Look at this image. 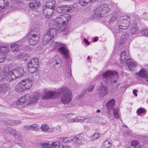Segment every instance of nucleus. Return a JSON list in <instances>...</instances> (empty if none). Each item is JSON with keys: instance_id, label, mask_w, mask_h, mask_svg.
<instances>
[{"instance_id": "1", "label": "nucleus", "mask_w": 148, "mask_h": 148, "mask_svg": "<svg viewBox=\"0 0 148 148\" xmlns=\"http://www.w3.org/2000/svg\"><path fill=\"white\" fill-rule=\"evenodd\" d=\"M2 75L0 76V81L9 82L18 78L22 76L24 73L23 69L18 68L8 72L3 71Z\"/></svg>"}, {"instance_id": "2", "label": "nucleus", "mask_w": 148, "mask_h": 148, "mask_svg": "<svg viewBox=\"0 0 148 148\" xmlns=\"http://www.w3.org/2000/svg\"><path fill=\"white\" fill-rule=\"evenodd\" d=\"M60 95H63L61 98V102L64 104H66L70 103L72 99V93L71 90L66 87H62L59 90Z\"/></svg>"}, {"instance_id": "3", "label": "nucleus", "mask_w": 148, "mask_h": 148, "mask_svg": "<svg viewBox=\"0 0 148 148\" xmlns=\"http://www.w3.org/2000/svg\"><path fill=\"white\" fill-rule=\"evenodd\" d=\"M118 76V74L116 72L108 71L103 73L102 78L106 83L113 84L116 82Z\"/></svg>"}, {"instance_id": "4", "label": "nucleus", "mask_w": 148, "mask_h": 148, "mask_svg": "<svg viewBox=\"0 0 148 148\" xmlns=\"http://www.w3.org/2000/svg\"><path fill=\"white\" fill-rule=\"evenodd\" d=\"M71 19L70 15L69 14H65L60 15L56 18L54 20V21L55 26H58V27H62L63 29L64 28V25Z\"/></svg>"}, {"instance_id": "5", "label": "nucleus", "mask_w": 148, "mask_h": 148, "mask_svg": "<svg viewBox=\"0 0 148 148\" xmlns=\"http://www.w3.org/2000/svg\"><path fill=\"white\" fill-rule=\"evenodd\" d=\"M110 8L107 4H101L98 6L94 10V13L97 16L102 17L105 14L108 13Z\"/></svg>"}, {"instance_id": "6", "label": "nucleus", "mask_w": 148, "mask_h": 148, "mask_svg": "<svg viewBox=\"0 0 148 148\" xmlns=\"http://www.w3.org/2000/svg\"><path fill=\"white\" fill-rule=\"evenodd\" d=\"M39 63V60L38 58H35L32 59L28 64V70L29 72L31 73L36 72Z\"/></svg>"}, {"instance_id": "7", "label": "nucleus", "mask_w": 148, "mask_h": 148, "mask_svg": "<svg viewBox=\"0 0 148 148\" xmlns=\"http://www.w3.org/2000/svg\"><path fill=\"white\" fill-rule=\"evenodd\" d=\"M128 18L127 16L122 17V21L118 22V27L120 29H126L129 27L130 23L129 21L127 19Z\"/></svg>"}, {"instance_id": "8", "label": "nucleus", "mask_w": 148, "mask_h": 148, "mask_svg": "<svg viewBox=\"0 0 148 148\" xmlns=\"http://www.w3.org/2000/svg\"><path fill=\"white\" fill-rule=\"evenodd\" d=\"M96 90L100 97L105 96L108 92V87L102 84H100L98 86Z\"/></svg>"}, {"instance_id": "9", "label": "nucleus", "mask_w": 148, "mask_h": 148, "mask_svg": "<svg viewBox=\"0 0 148 148\" xmlns=\"http://www.w3.org/2000/svg\"><path fill=\"white\" fill-rule=\"evenodd\" d=\"M60 96V93L56 91H47L44 92V95L42 97L43 99H55Z\"/></svg>"}, {"instance_id": "10", "label": "nucleus", "mask_w": 148, "mask_h": 148, "mask_svg": "<svg viewBox=\"0 0 148 148\" xmlns=\"http://www.w3.org/2000/svg\"><path fill=\"white\" fill-rule=\"evenodd\" d=\"M40 28L38 27H35L34 26L32 29L30 31L29 33L26 36L27 38H31L35 40V38H33L35 36L40 37Z\"/></svg>"}, {"instance_id": "11", "label": "nucleus", "mask_w": 148, "mask_h": 148, "mask_svg": "<svg viewBox=\"0 0 148 148\" xmlns=\"http://www.w3.org/2000/svg\"><path fill=\"white\" fill-rule=\"evenodd\" d=\"M62 28L63 27H58V26H55L54 25L53 27L49 29L47 34L53 38L56 35L57 32H60L63 30Z\"/></svg>"}, {"instance_id": "12", "label": "nucleus", "mask_w": 148, "mask_h": 148, "mask_svg": "<svg viewBox=\"0 0 148 148\" xmlns=\"http://www.w3.org/2000/svg\"><path fill=\"white\" fill-rule=\"evenodd\" d=\"M30 96L29 94H27L22 97L18 100L17 101V104L19 106L21 105L25 104L23 106L25 107V104L30 99Z\"/></svg>"}, {"instance_id": "13", "label": "nucleus", "mask_w": 148, "mask_h": 148, "mask_svg": "<svg viewBox=\"0 0 148 148\" xmlns=\"http://www.w3.org/2000/svg\"><path fill=\"white\" fill-rule=\"evenodd\" d=\"M42 9L44 15L48 18L51 17L54 12V10L49 8L46 6H43Z\"/></svg>"}, {"instance_id": "14", "label": "nucleus", "mask_w": 148, "mask_h": 148, "mask_svg": "<svg viewBox=\"0 0 148 148\" xmlns=\"http://www.w3.org/2000/svg\"><path fill=\"white\" fill-rule=\"evenodd\" d=\"M21 82L25 90L30 89L32 86V82L29 79H25L22 80Z\"/></svg>"}, {"instance_id": "15", "label": "nucleus", "mask_w": 148, "mask_h": 148, "mask_svg": "<svg viewBox=\"0 0 148 148\" xmlns=\"http://www.w3.org/2000/svg\"><path fill=\"white\" fill-rule=\"evenodd\" d=\"M40 96V93L37 92H34L30 101L27 103V105H29L30 104H34L37 102Z\"/></svg>"}, {"instance_id": "16", "label": "nucleus", "mask_w": 148, "mask_h": 148, "mask_svg": "<svg viewBox=\"0 0 148 148\" xmlns=\"http://www.w3.org/2000/svg\"><path fill=\"white\" fill-rule=\"evenodd\" d=\"M84 135L81 134L76 136L73 138V141L77 144H81L84 141Z\"/></svg>"}, {"instance_id": "17", "label": "nucleus", "mask_w": 148, "mask_h": 148, "mask_svg": "<svg viewBox=\"0 0 148 148\" xmlns=\"http://www.w3.org/2000/svg\"><path fill=\"white\" fill-rule=\"evenodd\" d=\"M58 51L63 55L65 58H67L69 57V51L66 46H62L61 47L59 48Z\"/></svg>"}, {"instance_id": "18", "label": "nucleus", "mask_w": 148, "mask_h": 148, "mask_svg": "<svg viewBox=\"0 0 148 148\" xmlns=\"http://www.w3.org/2000/svg\"><path fill=\"white\" fill-rule=\"evenodd\" d=\"M29 6L31 9H36L40 6V4L38 0H32L30 2Z\"/></svg>"}, {"instance_id": "19", "label": "nucleus", "mask_w": 148, "mask_h": 148, "mask_svg": "<svg viewBox=\"0 0 148 148\" xmlns=\"http://www.w3.org/2000/svg\"><path fill=\"white\" fill-rule=\"evenodd\" d=\"M81 117H76L74 118L69 119L68 121V122L69 123H72L75 122H82L88 119L86 117H84L82 119Z\"/></svg>"}, {"instance_id": "20", "label": "nucleus", "mask_w": 148, "mask_h": 148, "mask_svg": "<svg viewBox=\"0 0 148 148\" xmlns=\"http://www.w3.org/2000/svg\"><path fill=\"white\" fill-rule=\"evenodd\" d=\"M126 64L129 69L131 70H134L136 65V63L132 59H127L126 61Z\"/></svg>"}, {"instance_id": "21", "label": "nucleus", "mask_w": 148, "mask_h": 148, "mask_svg": "<svg viewBox=\"0 0 148 148\" xmlns=\"http://www.w3.org/2000/svg\"><path fill=\"white\" fill-rule=\"evenodd\" d=\"M12 135L16 139L21 141L23 138L21 133L15 130H13L12 131Z\"/></svg>"}, {"instance_id": "22", "label": "nucleus", "mask_w": 148, "mask_h": 148, "mask_svg": "<svg viewBox=\"0 0 148 148\" xmlns=\"http://www.w3.org/2000/svg\"><path fill=\"white\" fill-rule=\"evenodd\" d=\"M136 74L140 77L145 78L146 81L148 82V74L146 71L142 69L139 72L136 73Z\"/></svg>"}, {"instance_id": "23", "label": "nucleus", "mask_w": 148, "mask_h": 148, "mask_svg": "<svg viewBox=\"0 0 148 148\" xmlns=\"http://www.w3.org/2000/svg\"><path fill=\"white\" fill-rule=\"evenodd\" d=\"M115 103V100L114 99L110 100L106 104L107 110H111L113 109Z\"/></svg>"}, {"instance_id": "24", "label": "nucleus", "mask_w": 148, "mask_h": 148, "mask_svg": "<svg viewBox=\"0 0 148 148\" xmlns=\"http://www.w3.org/2000/svg\"><path fill=\"white\" fill-rule=\"evenodd\" d=\"M53 38L49 36L48 34H46L43 37L42 42L44 45H46L50 42Z\"/></svg>"}, {"instance_id": "25", "label": "nucleus", "mask_w": 148, "mask_h": 148, "mask_svg": "<svg viewBox=\"0 0 148 148\" xmlns=\"http://www.w3.org/2000/svg\"><path fill=\"white\" fill-rule=\"evenodd\" d=\"M44 6L50 8L53 10H55L56 6V1L53 0H50L47 4Z\"/></svg>"}, {"instance_id": "26", "label": "nucleus", "mask_w": 148, "mask_h": 148, "mask_svg": "<svg viewBox=\"0 0 148 148\" xmlns=\"http://www.w3.org/2000/svg\"><path fill=\"white\" fill-rule=\"evenodd\" d=\"M136 22L132 25V27L130 30V34L131 35L136 34L138 33L139 31V29L136 25Z\"/></svg>"}, {"instance_id": "27", "label": "nucleus", "mask_w": 148, "mask_h": 148, "mask_svg": "<svg viewBox=\"0 0 148 148\" xmlns=\"http://www.w3.org/2000/svg\"><path fill=\"white\" fill-rule=\"evenodd\" d=\"M10 89V87L8 85L6 84H0V92L5 93Z\"/></svg>"}, {"instance_id": "28", "label": "nucleus", "mask_w": 148, "mask_h": 148, "mask_svg": "<svg viewBox=\"0 0 148 148\" xmlns=\"http://www.w3.org/2000/svg\"><path fill=\"white\" fill-rule=\"evenodd\" d=\"M33 38H35V40L31 38H27L29 40V44L31 45H36L40 39V37L36 36H35V37H33Z\"/></svg>"}, {"instance_id": "29", "label": "nucleus", "mask_w": 148, "mask_h": 148, "mask_svg": "<svg viewBox=\"0 0 148 148\" xmlns=\"http://www.w3.org/2000/svg\"><path fill=\"white\" fill-rule=\"evenodd\" d=\"M15 90L19 92H23L25 91L21 81L16 86Z\"/></svg>"}, {"instance_id": "30", "label": "nucleus", "mask_w": 148, "mask_h": 148, "mask_svg": "<svg viewBox=\"0 0 148 148\" xmlns=\"http://www.w3.org/2000/svg\"><path fill=\"white\" fill-rule=\"evenodd\" d=\"M131 145L136 148H143V143H139L138 141L136 140H133L131 141Z\"/></svg>"}, {"instance_id": "31", "label": "nucleus", "mask_w": 148, "mask_h": 148, "mask_svg": "<svg viewBox=\"0 0 148 148\" xmlns=\"http://www.w3.org/2000/svg\"><path fill=\"white\" fill-rule=\"evenodd\" d=\"M8 5V3L6 0H0V11L5 9Z\"/></svg>"}, {"instance_id": "32", "label": "nucleus", "mask_w": 148, "mask_h": 148, "mask_svg": "<svg viewBox=\"0 0 148 148\" xmlns=\"http://www.w3.org/2000/svg\"><path fill=\"white\" fill-rule=\"evenodd\" d=\"M112 143L110 140H106L102 143V148H108L111 146Z\"/></svg>"}, {"instance_id": "33", "label": "nucleus", "mask_w": 148, "mask_h": 148, "mask_svg": "<svg viewBox=\"0 0 148 148\" xmlns=\"http://www.w3.org/2000/svg\"><path fill=\"white\" fill-rule=\"evenodd\" d=\"M58 139L60 141L64 143H68L73 141V139H71L69 137H60L58 138Z\"/></svg>"}, {"instance_id": "34", "label": "nucleus", "mask_w": 148, "mask_h": 148, "mask_svg": "<svg viewBox=\"0 0 148 148\" xmlns=\"http://www.w3.org/2000/svg\"><path fill=\"white\" fill-rule=\"evenodd\" d=\"M128 37V35L126 33H124L121 35L120 38V43H121L122 42H125Z\"/></svg>"}, {"instance_id": "35", "label": "nucleus", "mask_w": 148, "mask_h": 148, "mask_svg": "<svg viewBox=\"0 0 148 148\" xmlns=\"http://www.w3.org/2000/svg\"><path fill=\"white\" fill-rule=\"evenodd\" d=\"M126 58V53L125 51H123L121 53L120 56L121 62L122 64L125 62Z\"/></svg>"}, {"instance_id": "36", "label": "nucleus", "mask_w": 148, "mask_h": 148, "mask_svg": "<svg viewBox=\"0 0 148 148\" xmlns=\"http://www.w3.org/2000/svg\"><path fill=\"white\" fill-rule=\"evenodd\" d=\"M9 51V49L5 47H0V53L5 55Z\"/></svg>"}, {"instance_id": "37", "label": "nucleus", "mask_w": 148, "mask_h": 148, "mask_svg": "<svg viewBox=\"0 0 148 148\" xmlns=\"http://www.w3.org/2000/svg\"><path fill=\"white\" fill-rule=\"evenodd\" d=\"M118 17L117 14H114L113 15L111 18L109 20V23L110 24L113 23L115 21Z\"/></svg>"}, {"instance_id": "38", "label": "nucleus", "mask_w": 148, "mask_h": 148, "mask_svg": "<svg viewBox=\"0 0 148 148\" xmlns=\"http://www.w3.org/2000/svg\"><path fill=\"white\" fill-rule=\"evenodd\" d=\"M113 114L115 118L116 119H119V118L120 115L119 111L118 109H113Z\"/></svg>"}, {"instance_id": "39", "label": "nucleus", "mask_w": 148, "mask_h": 148, "mask_svg": "<svg viewBox=\"0 0 148 148\" xmlns=\"http://www.w3.org/2000/svg\"><path fill=\"white\" fill-rule=\"evenodd\" d=\"M19 58H23V60H26L29 58V57L25 53H23L19 55Z\"/></svg>"}, {"instance_id": "40", "label": "nucleus", "mask_w": 148, "mask_h": 148, "mask_svg": "<svg viewBox=\"0 0 148 148\" xmlns=\"http://www.w3.org/2000/svg\"><path fill=\"white\" fill-rule=\"evenodd\" d=\"M19 47V45L16 44H14L11 45L10 49L12 51H14L18 50Z\"/></svg>"}, {"instance_id": "41", "label": "nucleus", "mask_w": 148, "mask_h": 148, "mask_svg": "<svg viewBox=\"0 0 148 148\" xmlns=\"http://www.w3.org/2000/svg\"><path fill=\"white\" fill-rule=\"evenodd\" d=\"M62 45V43L60 42H53L51 44V47H52L53 49H55L56 47L60 46Z\"/></svg>"}, {"instance_id": "42", "label": "nucleus", "mask_w": 148, "mask_h": 148, "mask_svg": "<svg viewBox=\"0 0 148 148\" xmlns=\"http://www.w3.org/2000/svg\"><path fill=\"white\" fill-rule=\"evenodd\" d=\"M41 146L43 148H52L51 145L49 143H41Z\"/></svg>"}, {"instance_id": "43", "label": "nucleus", "mask_w": 148, "mask_h": 148, "mask_svg": "<svg viewBox=\"0 0 148 148\" xmlns=\"http://www.w3.org/2000/svg\"><path fill=\"white\" fill-rule=\"evenodd\" d=\"M89 2V0H79V3L82 5L85 6Z\"/></svg>"}, {"instance_id": "44", "label": "nucleus", "mask_w": 148, "mask_h": 148, "mask_svg": "<svg viewBox=\"0 0 148 148\" xmlns=\"http://www.w3.org/2000/svg\"><path fill=\"white\" fill-rule=\"evenodd\" d=\"M30 130H33L34 131H37L39 129V127L36 124H33L30 125Z\"/></svg>"}, {"instance_id": "45", "label": "nucleus", "mask_w": 148, "mask_h": 148, "mask_svg": "<svg viewBox=\"0 0 148 148\" xmlns=\"http://www.w3.org/2000/svg\"><path fill=\"white\" fill-rule=\"evenodd\" d=\"M63 6L64 13L69 12L71 9V8L70 6H68L67 5H64Z\"/></svg>"}, {"instance_id": "46", "label": "nucleus", "mask_w": 148, "mask_h": 148, "mask_svg": "<svg viewBox=\"0 0 148 148\" xmlns=\"http://www.w3.org/2000/svg\"><path fill=\"white\" fill-rule=\"evenodd\" d=\"M145 110L142 108H138L137 110V113L138 115L144 113L145 112Z\"/></svg>"}, {"instance_id": "47", "label": "nucleus", "mask_w": 148, "mask_h": 148, "mask_svg": "<svg viewBox=\"0 0 148 148\" xmlns=\"http://www.w3.org/2000/svg\"><path fill=\"white\" fill-rule=\"evenodd\" d=\"M55 60L53 61V63H55V64H53L54 65H57L59 64L58 62L60 61V58L59 56H56L54 58Z\"/></svg>"}, {"instance_id": "48", "label": "nucleus", "mask_w": 148, "mask_h": 148, "mask_svg": "<svg viewBox=\"0 0 148 148\" xmlns=\"http://www.w3.org/2000/svg\"><path fill=\"white\" fill-rule=\"evenodd\" d=\"M40 128L42 131L46 132L49 129V127L46 124H43L41 126Z\"/></svg>"}, {"instance_id": "49", "label": "nucleus", "mask_w": 148, "mask_h": 148, "mask_svg": "<svg viewBox=\"0 0 148 148\" xmlns=\"http://www.w3.org/2000/svg\"><path fill=\"white\" fill-rule=\"evenodd\" d=\"M57 11L60 13H64L63 5L58 7L57 9Z\"/></svg>"}, {"instance_id": "50", "label": "nucleus", "mask_w": 148, "mask_h": 148, "mask_svg": "<svg viewBox=\"0 0 148 148\" xmlns=\"http://www.w3.org/2000/svg\"><path fill=\"white\" fill-rule=\"evenodd\" d=\"M5 60V55L0 53V63H2L4 62Z\"/></svg>"}, {"instance_id": "51", "label": "nucleus", "mask_w": 148, "mask_h": 148, "mask_svg": "<svg viewBox=\"0 0 148 148\" xmlns=\"http://www.w3.org/2000/svg\"><path fill=\"white\" fill-rule=\"evenodd\" d=\"M101 136L100 134L97 133H95L92 135V137L94 140L99 138Z\"/></svg>"}, {"instance_id": "52", "label": "nucleus", "mask_w": 148, "mask_h": 148, "mask_svg": "<svg viewBox=\"0 0 148 148\" xmlns=\"http://www.w3.org/2000/svg\"><path fill=\"white\" fill-rule=\"evenodd\" d=\"M14 130L12 129V128L10 127H7L4 130V132L5 133H10L12 135V130Z\"/></svg>"}, {"instance_id": "53", "label": "nucleus", "mask_w": 148, "mask_h": 148, "mask_svg": "<svg viewBox=\"0 0 148 148\" xmlns=\"http://www.w3.org/2000/svg\"><path fill=\"white\" fill-rule=\"evenodd\" d=\"M58 140L57 141L54 142H53L52 143L51 145L52 148H53V147H56L58 145Z\"/></svg>"}, {"instance_id": "54", "label": "nucleus", "mask_w": 148, "mask_h": 148, "mask_svg": "<svg viewBox=\"0 0 148 148\" xmlns=\"http://www.w3.org/2000/svg\"><path fill=\"white\" fill-rule=\"evenodd\" d=\"M107 114H108V117L110 119H112L113 118L112 115V112L111 110H107Z\"/></svg>"}, {"instance_id": "55", "label": "nucleus", "mask_w": 148, "mask_h": 148, "mask_svg": "<svg viewBox=\"0 0 148 148\" xmlns=\"http://www.w3.org/2000/svg\"><path fill=\"white\" fill-rule=\"evenodd\" d=\"M65 25H64V28L63 29V30L61 32L63 31V33L64 34H67L69 33V31L68 28L66 29L65 28Z\"/></svg>"}, {"instance_id": "56", "label": "nucleus", "mask_w": 148, "mask_h": 148, "mask_svg": "<svg viewBox=\"0 0 148 148\" xmlns=\"http://www.w3.org/2000/svg\"><path fill=\"white\" fill-rule=\"evenodd\" d=\"M59 143L58 144V147L59 148H64V146L63 145L62 143V142H60L58 140Z\"/></svg>"}, {"instance_id": "57", "label": "nucleus", "mask_w": 148, "mask_h": 148, "mask_svg": "<svg viewBox=\"0 0 148 148\" xmlns=\"http://www.w3.org/2000/svg\"><path fill=\"white\" fill-rule=\"evenodd\" d=\"M94 85H91L89 86L87 89V90L88 91H91L94 89Z\"/></svg>"}, {"instance_id": "58", "label": "nucleus", "mask_w": 148, "mask_h": 148, "mask_svg": "<svg viewBox=\"0 0 148 148\" xmlns=\"http://www.w3.org/2000/svg\"><path fill=\"white\" fill-rule=\"evenodd\" d=\"M12 125H17L20 123V122L19 121L17 120L15 121H12Z\"/></svg>"}, {"instance_id": "59", "label": "nucleus", "mask_w": 148, "mask_h": 148, "mask_svg": "<svg viewBox=\"0 0 148 148\" xmlns=\"http://www.w3.org/2000/svg\"><path fill=\"white\" fill-rule=\"evenodd\" d=\"M23 130H24L27 131L29 130H30V125L29 126H25L23 127Z\"/></svg>"}, {"instance_id": "60", "label": "nucleus", "mask_w": 148, "mask_h": 148, "mask_svg": "<svg viewBox=\"0 0 148 148\" xmlns=\"http://www.w3.org/2000/svg\"><path fill=\"white\" fill-rule=\"evenodd\" d=\"M142 34L148 36V30L144 29L142 31Z\"/></svg>"}, {"instance_id": "61", "label": "nucleus", "mask_w": 148, "mask_h": 148, "mask_svg": "<svg viewBox=\"0 0 148 148\" xmlns=\"http://www.w3.org/2000/svg\"><path fill=\"white\" fill-rule=\"evenodd\" d=\"M73 114L72 113H70L63 115L66 118L71 117L73 116Z\"/></svg>"}, {"instance_id": "62", "label": "nucleus", "mask_w": 148, "mask_h": 148, "mask_svg": "<svg viewBox=\"0 0 148 148\" xmlns=\"http://www.w3.org/2000/svg\"><path fill=\"white\" fill-rule=\"evenodd\" d=\"M54 131V129L53 128H50L49 127V129L47 130V132H52Z\"/></svg>"}, {"instance_id": "63", "label": "nucleus", "mask_w": 148, "mask_h": 148, "mask_svg": "<svg viewBox=\"0 0 148 148\" xmlns=\"http://www.w3.org/2000/svg\"><path fill=\"white\" fill-rule=\"evenodd\" d=\"M84 42L87 45H89L90 42L88 41V40L85 38L84 39Z\"/></svg>"}, {"instance_id": "64", "label": "nucleus", "mask_w": 148, "mask_h": 148, "mask_svg": "<svg viewBox=\"0 0 148 148\" xmlns=\"http://www.w3.org/2000/svg\"><path fill=\"white\" fill-rule=\"evenodd\" d=\"M137 92V90H134L133 91V93L135 95V96H137V95L136 93V92Z\"/></svg>"}]
</instances>
